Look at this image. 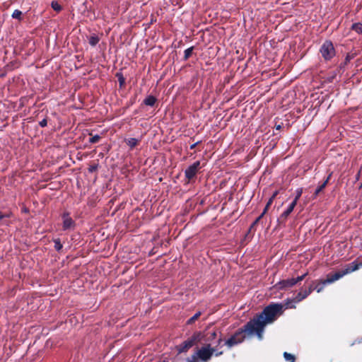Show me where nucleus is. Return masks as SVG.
I'll use <instances>...</instances> for the list:
<instances>
[{
  "mask_svg": "<svg viewBox=\"0 0 362 362\" xmlns=\"http://www.w3.org/2000/svg\"><path fill=\"white\" fill-rule=\"evenodd\" d=\"M284 306L281 303H273L267 306L259 315L246 324L247 334H256L261 340L265 326L274 322L277 316L282 314Z\"/></svg>",
  "mask_w": 362,
  "mask_h": 362,
  "instance_id": "nucleus-1",
  "label": "nucleus"
},
{
  "mask_svg": "<svg viewBox=\"0 0 362 362\" xmlns=\"http://www.w3.org/2000/svg\"><path fill=\"white\" fill-rule=\"evenodd\" d=\"M346 274V273H334V274L332 275V276L327 277L326 279L321 281L315 286L311 285L309 286L308 288L300 290L296 296V302H300L301 300L305 299L307 296L310 295L313 290H316L317 293H320V291H322L325 285L334 282L335 281L343 277L344 275Z\"/></svg>",
  "mask_w": 362,
  "mask_h": 362,
  "instance_id": "nucleus-2",
  "label": "nucleus"
},
{
  "mask_svg": "<svg viewBox=\"0 0 362 362\" xmlns=\"http://www.w3.org/2000/svg\"><path fill=\"white\" fill-rule=\"evenodd\" d=\"M215 351V349L211 348L210 344H207L197 350L191 358L187 359V362H197L198 359L202 362H207Z\"/></svg>",
  "mask_w": 362,
  "mask_h": 362,
  "instance_id": "nucleus-3",
  "label": "nucleus"
},
{
  "mask_svg": "<svg viewBox=\"0 0 362 362\" xmlns=\"http://www.w3.org/2000/svg\"><path fill=\"white\" fill-rule=\"evenodd\" d=\"M244 333L247 334V331L246 330V325L244 326V328L239 329L230 338L226 340L225 343L226 345L230 348L241 343L245 339Z\"/></svg>",
  "mask_w": 362,
  "mask_h": 362,
  "instance_id": "nucleus-4",
  "label": "nucleus"
},
{
  "mask_svg": "<svg viewBox=\"0 0 362 362\" xmlns=\"http://www.w3.org/2000/svg\"><path fill=\"white\" fill-rule=\"evenodd\" d=\"M320 53L325 60L331 59L335 55V50L332 42L325 41L320 47Z\"/></svg>",
  "mask_w": 362,
  "mask_h": 362,
  "instance_id": "nucleus-5",
  "label": "nucleus"
},
{
  "mask_svg": "<svg viewBox=\"0 0 362 362\" xmlns=\"http://www.w3.org/2000/svg\"><path fill=\"white\" fill-rule=\"evenodd\" d=\"M200 168V162L196 161L192 165H189L185 171L186 178L189 181L194 178L199 169Z\"/></svg>",
  "mask_w": 362,
  "mask_h": 362,
  "instance_id": "nucleus-6",
  "label": "nucleus"
},
{
  "mask_svg": "<svg viewBox=\"0 0 362 362\" xmlns=\"http://www.w3.org/2000/svg\"><path fill=\"white\" fill-rule=\"evenodd\" d=\"M306 274L307 273H305V274H303L302 276H298L297 278H291V279H288L283 280V281H280L279 288H290V287L294 286L295 284H297V282L302 281L304 279Z\"/></svg>",
  "mask_w": 362,
  "mask_h": 362,
  "instance_id": "nucleus-7",
  "label": "nucleus"
},
{
  "mask_svg": "<svg viewBox=\"0 0 362 362\" xmlns=\"http://www.w3.org/2000/svg\"><path fill=\"white\" fill-rule=\"evenodd\" d=\"M63 224L62 228L64 230H67L70 229H74L75 227L74 221L70 217L69 214L68 212H65L62 215Z\"/></svg>",
  "mask_w": 362,
  "mask_h": 362,
  "instance_id": "nucleus-8",
  "label": "nucleus"
},
{
  "mask_svg": "<svg viewBox=\"0 0 362 362\" xmlns=\"http://www.w3.org/2000/svg\"><path fill=\"white\" fill-rule=\"evenodd\" d=\"M194 341H195L194 338H192L190 339H188V340L184 341L182 344H180L178 346L179 353L185 352L187 350H188L189 348H191L194 345Z\"/></svg>",
  "mask_w": 362,
  "mask_h": 362,
  "instance_id": "nucleus-9",
  "label": "nucleus"
},
{
  "mask_svg": "<svg viewBox=\"0 0 362 362\" xmlns=\"http://www.w3.org/2000/svg\"><path fill=\"white\" fill-rule=\"evenodd\" d=\"M362 267V261L360 262H353L349 264L347 267L343 270L342 272H355Z\"/></svg>",
  "mask_w": 362,
  "mask_h": 362,
  "instance_id": "nucleus-10",
  "label": "nucleus"
},
{
  "mask_svg": "<svg viewBox=\"0 0 362 362\" xmlns=\"http://www.w3.org/2000/svg\"><path fill=\"white\" fill-rule=\"evenodd\" d=\"M297 303L298 302H296V298H295L294 299H288L284 305L282 304V305L284 306V310L288 308H295L296 303Z\"/></svg>",
  "mask_w": 362,
  "mask_h": 362,
  "instance_id": "nucleus-11",
  "label": "nucleus"
},
{
  "mask_svg": "<svg viewBox=\"0 0 362 362\" xmlns=\"http://www.w3.org/2000/svg\"><path fill=\"white\" fill-rule=\"evenodd\" d=\"M330 177V175L328 176V177L323 182L322 184H321L316 189L314 193L315 197H317L319 193L323 190V189L326 187V185L328 183L329 179Z\"/></svg>",
  "mask_w": 362,
  "mask_h": 362,
  "instance_id": "nucleus-12",
  "label": "nucleus"
},
{
  "mask_svg": "<svg viewBox=\"0 0 362 362\" xmlns=\"http://www.w3.org/2000/svg\"><path fill=\"white\" fill-rule=\"evenodd\" d=\"M293 211V210L288 207L287 209L284 211L281 216L279 218V222H284L286 220L287 217L291 214V213Z\"/></svg>",
  "mask_w": 362,
  "mask_h": 362,
  "instance_id": "nucleus-13",
  "label": "nucleus"
},
{
  "mask_svg": "<svg viewBox=\"0 0 362 362\" xmlns=\"http://www.w3.org/2000/svg\"><path fill=\"white\" fill-rule=\"evenodd\" d=\"M156 101V99L154 96L149 95L145 98V100H144V103L146 105L153 106Z\"/></svg>",
  "mask_w": 362,
  "mask_h": 362,
  "instance_id": "nucleus-14",
  "label": "nucleus"
},
{
  "mask_svg": "<svg viewBox=\"0 0 362 362\" xmlns=\"http://www.w3.org/2000/svg\"><path fill=\"white\" fill-rule=\"evenodd\" d=\"M351 29L358 34H362V23H356L351 25Z\"/></svg>",
  "mask_w": 362,
  "mask_h": 362,
  "instance_id": "nucleus-15",
  "label": "nucleus"
},
{
  "mask_svg": "<svg viewBox=\"0 0 362 362\" xmlns=\"http://www.w3.org/2000/svg\"><path fill=\"white\" fill-rule=\"evenodd\" d=\"M354 57V54H348L344 59V62L340 64V69L344 68V66Z\"/></svg>",
  "mask_w": 362,
  "mask_h": 362,
  "instance_id": "nucleus-16",
  "label": "nucleus"
},
{
  "mask_svg": "<svg viewBox=\"0 0 362 362\" xmlns=\"http://www.w3.org/2000/svg\"><path fill=\"white\" fill-rule=\"evenodd\" d=\"M99 40V37L97 35H93L90 37L88 42L91 46H95L98 43Z\"/></svg>",
  "mask_w": 362,
  "mask_h": 362,
  "instance_id": "nucleus-17",
  "label": "nucleus"
},
{
  "mask_svg": "<svg viewBox=\"0 0 362 362\" xmlns=\"http://www.w3.org/2000/svg\"><path fill=\"white\" fill-rule=\"evenodd\" d=\"M138 142H139L138 139H136L135 138H130L127 141V144L131 148H133L138 144Z\"/></svg>",
  "mask_w": 362,
  "mask_h": 362,
  "instance_id": "nucleus-18",
  "label": "nucleus"
},
{
  "mask_svg": "<svg viewBox=\"0 0 362 362\" xmlns=\"http://www.w3.org/2000/svg\"><path fill=\"white\" fill-rule=\"evenodd\" d=\"M202 313L200 311L196 313L192 317H190L188 320H187V324L188 325H191L192 323H194L199 317V316L201 315Z\"/></svg>",
  "mask_w": 362,
  "mask_h": 362,
  "instance_id": "nucleus-19",
  "label": "nucleus"
},
{
  "mask_svg": "<svg viewBox=\"0 0 362 362\" xmlns=\"http://www.w3.org/2000/svg\"><path fill=\"white\" fill-rule=\"evenodd\" d=\"M51 6H52V8L55 11H57V12H59V11H62V6H61V5H59V4H58V2H57V1H52V3H51Z\"/></svg>",
  "mask_w": 362,
  "mask_h": 362,
  "instance_id": "nucleus-20",
  "label": "nucleus"
},
{
  "mask_svg": "<svg viewBox=\"0 0 362 362\" xmlns=\"http://www.w3.org/2000/svg\"><path fill=\"white\" fill-rule=\"evenodd\" d=\"M53 241L54 243V249L57 251H60L63 247L62 244L61 243L60 239L57 238V239H54Z\"/></svg>",
  "mask_w": 362,
  "mask_h": 362,
  "instance_id": "nucleus-21",
  "label": "nucleus"
},
{
  "mask_svg": "<svg viewBox=\"0 0 362 362\" xmlns=\"http://www.w3.org/2000/svg\"><path fill=\"white\" fill-rule=\"evenodd\" d=\"M193 49H194V47H191L185 50V56H184L185 59H187L188 58L190 57V56L192 55Z\"/></svg>",
  "mask_w": 362,
  "mask_h": 362,
  "instance_id": "nucleus-22",
  "label": "nucleus"
},
{
  "mask_svg": "<svg viewBox=\"0 0 362 362\" xmlns=\"http://www.w3.org/2000/svg\"><path fill=\"white\" fill-rule=\"evenodd\" d=\"M22 12L18 9L15 10L12 14V18L16 19H21V18Z\"/></svg>",
  "mask_w": 362,
  "mask_h": 362,
  "instance_id": "nucleus-23",
  "label": "nucleus"
},
{
  "mask_svg": "<svg viewBox=\"0 0 362 362\" xmlns=\"http://www.w3.org/2000/svg\"><path fill=\"white\" fill-rule=\"evenodd\" d=\"M284 356L286 361H291V362H294L295 358L293 355L288 354L287 352H284Z\"/></svg>",
  "mask_w": 362,
  "mask_h": 362,
  "instance_id": "nucleus-24",
  "label": "nucleus"
},
{
  "mask_svg": "<svg viewBox=\"0 0 362 362\" xmlns=\"http://www.w3.org/2000/svg\"><path fill=\"white\" fill-rule=\"evenodd\" d=\"M100 136L99 135H95L89 139L90 144H95L99 141Z\"/></svg>",
  "mask_w": 362,
  "mask_h": 362,
  "instance_id": "nucleus-25",
  "label": "nucleus"
},
{
  "mask_svg": "<svg viewBox=\"0 0 362 362\" xmlns=\"http://www.w3.org/2000/svg\"><path fill=\"white\" fill-rule=\"evenodd\" d=\"M117 76L118 78V81H119L120 86H122L125 83V78L123 77L122 74H117Z\"/></svg>",
  "mask_w": 362,
  "mask_h": 362,
  "instance_id": "nucleus-26",
  "label": "nucleus"
},
{
  "mask_svg": "<svg viewBox=\"0 0 362 362\" xmlns=\"http://www.w3.org/2000/svg\"><path fill=\"white\" fill-rule=\"evenodd\" d=\"M273 202V197H271L269 201L267 202L264 210H263V214H265L269 209V207L270 206V205L272 204Z\"/></svg>",
  "mask_w": 362,
  "mask_h": 362,
  "instance_id": "nucleus-27",
  "label": "nucleus"
},
{
  "mask_svg": "<svg viewBox=\"0 0 362 362\" xmlns=\"http://www.w3.org/2000/svg\"><path fill=\"white\" fill-rule=\"evenodd\" d=\"M302 192H303V190L301 188L298 189L296 190V197L294 199L298 201L299 199V198L301 197Z\"/></svg>",
  "mask_w": 362,
  "mask_h": 362,
  "instance_id": "nucleus-28",
  "label": "nucleus"
},
{
  "mask_svg": "<svg viewBox=\"0 0 362 362\" xmlns=\"http://www.w3.org/2000/svg\"><path fill=\"white\" fill-rule=\"evenodd\" d=\"M39 124H40V126L41 127H46V126H47V119H43L42 121H40V122Z\"/></svg>",
  "mask_w": 362,
  "mask_h": 362,
  "instance_id": "nucleus-29",
  "label": "nucleus"
},
{
  "mask_svg": "<svg viewBox=\"0 0 362 362\" xmlns=\"http://www.w3.org/2000/svg\"><path fill=\"white\" fill-rule=\"evenodd\" d=\"M297 202L296 200H293L291 204L290 205L288 206L289 208H291L292 210H293V209L295 208V206H296V204H297Z\"/></svg>",
  "mask_w": 362,
  "mask_h": 362,
  "instance_id": "nucleus-30",
  "label": "nucleus"
},
{
  "mask_svg": "<svg viewBox=\"0 0 362 362\" xmlns=\"http://www.w3.org/2000/svg\"><path fill=\"white\" fill-rule=\"evenodd\" d=\"M263 212L260 214V216L255 220L253 224H256L257 222L260 221V219L264 216Z\"/></svg>",
  "mask_w": 362,
  "mask_h": 362,
  "instance_id": "nucleus-31",
  "label": "nucleus"
},
{
  "mask_svg": "<svg viewBox=\"0 0 362 362\" xmlns=\"http://www.w3.org/2000/svg\"><path fill=\"white\" fill-rule=\"evenodd\" d=\"M11 215H12L11 213L3 214V218H9L11 216Z\"/></svg>",
  "mask_w": 362,
  "mask_h": 362,
  "instance_id": "nucleus-32",
  "label": "nucleus"
},
{
  "mask_svg": "<svg viewBox=\"0 0 362 362\" xmlns=\"http://www.w3.org/2000/svg\"><path fill=\"white\" fill-rule=\"evenodd\" d=\"M198 144H199V141L192 144L190 146V149H194Z\"/></svg>",
  "mask_w": 362,
  "mask_h": 362,
  "instance_id": "nucleus-33",
  "label": "nucleus"
},
{
  "mask_svg": "<svg viewBox=\"0 0 362 362\" xmlns=\"http://www.w3.org/2000/svg\"><path fill=\"white\" fill-rule=\"evenodd\" d=\"M95 168H96V167H95V166H92V167H90V168H89V171H90V172H93V170H95Z\"/></svg>",
  "mask_w": 362,
  "mask_h": 362,
  "instance_id": "nucleus-34",
  "label": "nucleus"
},
{
  "mask_svg": "<svg viewBox=\"0 0 362 362\" xmlns=\"http://www.w3.org/2000/svg\"><path fill=\"white\" fill-rule=\"evenodd\" d=\"M211 336L213 338H215L216 336V333L215 332H212Z\"/></svg>",
  "mask_w": 362,
  "mask_h": 362,
  "instance_id": "nucleus-35",
  "label": "nucleus"
},
{
  "mask_svg": "<svg viewBox=\"0 0 362 362\" xmlns=\"http://www.w3.org/2000/svg\"><path fill=\"white\" fill-rule=\"evenodd\" d=\"M277 193H278L277 192H275L274 193V194L272 196V197H273V199L275 198V197L276 196Z\"/></svg>",
  "mask_w": 362,
  "mask_h": 362,
  "instance_id": "nucleus-36",
  "label": "nucleus"
},
{
  "mask_svg": "<svg viewBox=\"0 0 362 362\" xmlns=\"http://www.w3.org/2000/svg\"><path fill=\"white\" fill-rule=\"evenodd\" d=\"M3 218V213L0 212V220Z\"/></svg>",
  "mask_w": 362,
  "mask_h": 362,
  "instance_id": "nucleus-37",
  "label": "nucleus"
},
{
  "mask_svg": "<svg viewBox=\"0 0 362 362\" xmlns=\"http://www.w3.org/2000/svg\"><path fill=\"white\" fill-rule=\"evenodd\" d=\"M221 341H222V339L221 338H219L218 340V344H220Z\"/></svg>",
  "mask_w": 362,
  "mask_h": 362,
  "instance_id": "nucleus-38",
  "label": "nucleus"
},
{
  "mask_svg": "<svg viewBox=\"0 0 362 362\" xmlns=\"http://www.w3.org/2000/svg\"><path fill=\"white\" fill-rule=\"evenodd\" d=\"M276 129H281V126L280 125L276 126Z\"/></svg>",
  "mask_w": 362,
  "mask_h": 362,
  "instance_id": "nucleus-39",
  "label": "nucleus"
},
{
  "mask_svg": "<svg viewBox=\"0 0 362 362\" xmlns=\"http://www.w3.org/2000/svg\"><path fill=\"white\" fill-rule=\"evenodd\" d=\"M221 354H222V352L217 353V354H216V356H219V355H221Z\"/></svg>",
  "mask_w": 362,
  "mask_h": 362,
  "instance_id": "nucleus-40",
  "label": "nucleus"
}]
</instances>
